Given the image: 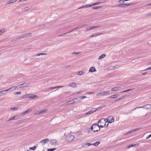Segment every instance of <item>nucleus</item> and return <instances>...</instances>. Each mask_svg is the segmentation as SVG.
I'll return each instance as SVG.
<instances>
[{
  "label": "nucleus",
  "mask_w": 151,
  "mask_h": 151,
  "mask_svg": "<svg viewBox=\"0 0 151 151\" xmlns=\"http://www.w3.org/2000/svg\"><path fill=\"white\" fill-rule=\"evenodd\" d=\"M139 144H131L129 145V146H130V147H138L139 145Z\"/></svg>",
  "instance_id": "32"
},
{
  "label": "nucleus",
  "mask_w": 151,
  "mask_h": 151,
  "mask_svg": "<svg viewBox=\"0 0 151 151\" xmlns=\"http://www.w3.org/2000/svg\"><path fill=\"white\" fill-rule=\"evenodd\" d=\"M69 86L73 88H76L77 87L76 84L74 83H70L69 84Z\"/></svg>",
  "instance_id": "16"
},
{
  "label": "nucleus",
  "mask_w": 151,
  "mask_h": 151,
  "mask_svg": "<svg viewBox=\"0 0 151 151\" xmlns=\"http://www.w3.org/2000/svg\"><path fill=\"white\" fill-rule=\"evenodd\" d=\"M80 53H81V52H73V54H76V55H78V54H80Z\"/></svg>",
  "instance_id": "59"
},
{
  "label": "nucleus",
  "mask_w": 151,
  "mask_h": 151,
  "mask_svg": "<svg viewBox=\"0 0 151 151\" xmlns=\"http://www.w3.org/2000/svg\"><path fill=\"white\" fill-rule=\"evenodd\" d=\"M49 139H46L43 140H42L40 142V143H42L43 145H45L46 142H49Z\"/></svg>",
  "instance_id": "11"
},
{
  "label": "nucleus",
  "mask_w": 151,
  "mask_h": 151,
  "mask_svg": "<svg viewBox=\"0 0 151 151\" xmlns=\"http://www.w3.org/2000/svg\"><path fill=\"white\" fill-rule=\"evenodd\" d=\"M101 2H98L95 3H93V4L91 5L92 6L96 5H98L100 3H101Z\"/></svg>",
  "instance_id": "36"
},
{
  "label": "nucleus",
  "mask_w": 151,
  "mask_h": 151,
  "mask_svg": "<svg viewBox=\"0 0 151 151\" xmlns=\"http://www.w3.org/2000/svg\"><path fill=\"white\" fill-rule=\"evenodd\" d=\"M76 73L77 75L82 76L84 74V73L83 71H78Z\"/></svg>",
  "instance_id": "21"
},
{
  "label": "nucleus",
  "mask_w": 151,
  "mask_h": 151,
  "mask_svg": "<svg viewBox=\"0 0 151 151\" xmlns=\"http://www.w3.org/2000/svg\"><path fill=\"white\" fill-rule=\"evenodd\" d=\"M17 87V86H13L7 90L8 91H10L11 92L15 90Z\"/></svg>",
  "instance_id": "15"
},
{
  "label": "nucleus",
  "mask_w": 151,
  "mask_h": 151,
  "mask_svg": "<svg viewBox=\"0 0 151 151\" xmlns=\"http://www.w3.org/2000/svg\"><path fill=\"white\" fill-rule=\"evenodd\" d=\"M74 99H75V100H74V103H76L78 102L81 101L80 98V97H78L76 98H75Z\"/></svg>",
  "instance_id": "25"
},
{
  "label": "nucleus",
  "mask_w": 151,
  "mask_h": 151,
  "mask_svg": "<svg viewBox=\"0 0 151 151\" xmlns=\"http://www.w3.org/2000/svg\"><path fill=\"white\" fill-rule=\"evenodd\" d=\"M101 108H102V107H99L97 108L96 109H95L94 110L95 111H96L99 110H100V109H101Z\"/></svg>",
  "instance_id": "53"
},
{
  "label": "nucleus",
  "mask_w": 151,
  "mask_h": 151,
  "mask_svg": "<svg viewBox=\"0 0 151 151\" xmlns=\"http://www.w3.org/2000/svg\"><path fill=\"white\" fill-rule=\"evenodd\" d=\"M95 112V111H94V110L93 109L91 111H89L88 112H86L85 113V114L86 115L89 114H91L93 113V112Z\"/></svg>",
  "instance_id": "24"
},
{
  "label": "nucleus",
  "mask_w": 151,
  "mask_h": 151,
  "mask_svg": "<svg viewBox=\"0 0 151 151\" xmlns=\"http://www.w3.org/2000/svg\"><path fill=\"white\" fill-rule=\"evenodd\" d=\"M19 118V116L18 115H15L14 116L12 117H11V118L9 119V121L11 120H17Z\"/></svg>",
  "instance_id": "13"
},
{
  "label": "nucleus",
  "mask_w": 151,
  "mask_h": 151,
  "mask_svg": "<svg viewBox=\"0 0 151 151\" xmlns=\"http://www.w3.org/2000/svg\"><path fill=\"white\" fill-rule=\"evenodd\" d=\"M45 27V25L44 24H42V25L39 26V28L42 29V28H43Z\"/></svg>",
  "instance_id": "42"
},
{
  "label": "nucleus",
  "mask_w": 151,
  "mask_h": 151,
  "mask_svg": "<svg viewBox=\"0 0 151 151\" xmlns=\"http://www.w3.org/2000/svg\"><path fill=\"white\" fill-rule=\"evenodd\" d=\"M32 110V109H30L27 110L26 111H25L26 114H27L29 113L30 112H31Z\"/></svg>",
  "instance_id": "30"
},
{
  "label": "nucleus",
  "mask_w": 151,
  "mask_h": 151,
  "mask_svg": "<svg viewBox=\"0 0 151 151\" xmlns=\"http://www.w3.org/2000/svg\"><path fill=\"white\" fill-rule=\"evenodd\" d=\"M107 122L111 123L114 121V118L112 116H109L107 117Z\"/></svg>",
  "instance_id": "4"
},
{
  "label": "nucleus",
  "mask_w": 151,
  "mask_h": 151,
  "mask_svg": "<svg viewBox=\"0 0 151 151\" xmlns=\"http://www.w3.org/2000/svg\"><path fill=\"white\" fill-rule=\"evenodd\" d=\"M109 91H104L98 93L96 94L97 96H99L100 95H104L106 94H108L109 93Z\"/></svg>",
  "instance_id": "6"
},
{
  "label": "nucleus",
  "mask_w": 151,
  "mask_h": 151,
  "mask_svg": "<svg viewBox=\"0 0 151 151\" xmlns=\"http://www.w3.org/2000/svg\"><path fill=\"white\" fill-rule=\"evenodd\" d=\"M106 56V55L104 54H103L101 56H100L98 58L99 60H101L102 58H104Z\"/></svg>",
  "instance_id": "29"
},
{
  "label": "nucleus",
  "mask_w": 151,
  "mask_h": 151,
  "mask_svg": "<svg viewBox=\"0 0 151 151\" xmlns=\"http://www.w3.org/2000/svg\"><path fill=\"white\" fill-rule=\"evenodd\" d=\"M100 127H99L98 124H94L91 126V130L94 132H97L100 130Z\"/></svg>",
  "instance_id": "2"
},
{
  "label": "nucleus",
  "mask_w": 151,
  "mask_h": 151,
  "mask_svg": "<svg viewBox=\"0 0 151 151\" xmlns=\"http://www.w3.org/2000/svg\"><path fill=\"white\" fill-rule=\"evenodd\" d=\"M14 95H17V94H21V92H15L14 93Z\"/></svg>",
  "instance_id": "51"
},
{
  "label": "nucleus",
  "mask_w": 151,
  "mask_h": 151,
  "mask_svg": "<svg viewBox=\"0 0 151 151\" xmlns=\"http://www.w3.org/2000/svg\"><path fill=\"white\" fill-rule=\"evenodd\" d=\"M91 29V27H88L85 30V31H87L88 30H89V29Z\"/></svg>",
  "instance_id": "58"
},
{
  "label": "nucleus",
  "mask_w": 151,
  "mask_h": 151,
  "mask_svg": "<svg viewBox=\"0 0 151 151\" xmlns=\"http://www.w3.org/2000/svg\"><path fill=\"white\" fill-rule=\"evenodd\" d=\"M100 34V33H95L93 34L91 36V37H93L99 35Z\"/></svg>",
  "instance_id": "23"
},
{
  "label": "nucleus",
  "mask_w": 151,
  "mask_h": 151,
  "mask_svg": "<svg viewBox=\"0 0 151 151\" xmlns=\"http://www.w3.org/2000/svg\"><path fill=\"white\" fill-rule=\"evenodd\" d=\"M29 95H29V94L25 95H24V96H23V98H27V97L29 98Z\"/></svg>",
  "instance_id": "48"
},
{
  "label": "nucleus",
  "mask_w": 151,
  "mask_h": 151,
  "mask_svg": "<svg viewBox=\"0 0 151 151\" xmlns=\"http://www.w3.org/2000/svg\"><path fill=\"white\" fill-rule=\"evenodd\" d=\"M47 55V54L45 53H41L37 54V56H40V55Z\"/></svg>",
  "instance_id": "40"
},
{
  "label": "nucleus",
  "mask_w": 151,
  "mask_h": 151,
  "mask_svg": "<svg viewBox=\"0 0 151 151\" xmlns=\"http://www.w3.org/2000/svg\"><path fill=\"white\" fill-rule=\"evenodd\" d=\"M79 97L80 98V99H83L85 98H86V96H81L80 97Z\"/></svg>",
  "instance_id": "56"
},
{
  "label": "nucleus",
  "mask_w": 151,
  "mask_h": 151,
  "mask_svg": "<svg viewBox=\"0 0 151 151\" xmlns=\"http://www.w3.org/2000/svg\"><path fill=\"white\" fill-rule=\"evenodd\" d=\"M47 111V110L45 109L44 110H41L40 111V113L42 114L45 112H46Z\"/></svg>",
  "instance_id": "41"
},
{
  "label": "nucleus",
  "mask_w": 151,
  "mask_h": 151,
  "mask_svg": "<svg viewBox=\"0 0 151 151\" xmlns=\"http://www.w3.org/2000/svg\"><path fill=\"white\" fill-rule=\"evenodd\" d=\"M8 93V91L7 89L0 91V95H1V97L6 95V94Z\"/></svg>",
  "instance_id": "5"
},
{
  "label": "nucleus",
  "mask_w": 151,
  "mask_h": 151,
  "mask_svg": "<svg viewBox=\"0 0 151 151\" xmlns=\"http://www.w3.org/2000/svg\"><path fill=\"white\" fill-rule=\"evenodd\" d=\"M24 38V35H23L17 38V40H19L20 39H23Z\"/></svg>",
  "instance_id": "38"
},
{
  "label": "nucleus",
  "mask_w": 151,
  "mask_h": 151,
  "mask_svg": "<svg viewBox=\"0 0 151 151\" xmlns=\"http://www.w3.org/2000/svg\"><path fill=\"white\" fill-rule=\"evenodd\" d=\"M64 86H58L55 87H51L49 88V89H56L59 88H62L64 87Z\"/></svg>",
  "instance_id": "19"
},
{
  "label": "nucleus",
  "mask_w": 151,
  "mask_h": 151,
  "mask_svg": "<svg viewBox=\"0 0 151 151\" xmlns=\"http://www.w3.org/2000/svg\"><path fill=\"white\" fill-rule=\"evenodd\" d=\"M29 83H24L22 84L19 85V86H20V88H24L27 87L28 85H29Z\"/></svg>",
  "instance_id": "10"
},
{
  "label": "nucleus",
  "mask_w": 151,
  "mask_h": 151,
  "mask_svg": "<svg viewBox=\"0 0 151 151\" xmlns=\"http://www.w3.org/2000/svg\"><path fill=\"white\" fill-rule=\"evenodd\" d=\"M100 7H101V6H95V7H93L92 8L94 9H98Z\"/></svg>",
  "instance_id": "49"
},
{
  "label": "nucleus",
  "mask_w": 151,
  "mask_h": 151,
  "mask_svg": "<svg viewBox=\"0 0 151 151\" xmlns=\"http://www.w3.org/2000/svg\"><path fill=\"white\" fill-rule=\"evenodd\" d=\"M86 132H88V133L91 132V128H90L89 127L86 128Z\"/></svg>",
  "instance_id": "37"
},
{
  "label": "nucleus",
  "mask_w": 151,
  "mask_h": 151,
  "mask_svg": "<svg viewBox=\"0 0 151 151\" xmlns=\"http://www.w3.org/2000/svg\"><path fill=\"white\" fill-rule=\"evenodd\" d=\"M74 136L73 135L70 134H68L66 135L65 139L67 141L70 142L73 141L74 139Z\"/></svg>",
  "instance_id": "3"
},
{
  "label": "nucleus",
  "mask_w": 151,
  "mask_h": 151,
  "mask_svg": "<svg viewBox=\"0 0 151 151\" xmlns=\"http://www.w3.org/2000/svg\"><path fill=\"white\" fill-rule=\"evenodd\" d=\"M5 32V30L3 29H1L0 30V35H1L2 33H3Z\"/></svg>",
  "instance_id": "47"
},
{
  "label": "nucleus",
  "mask_w": 151,
  "mask_h": 151,
  "mask_svg": "<svg viewBox=\"0 0 151 151\" xmlns=\"http://www.w3.org/2000/svg\"><path fill=\"white\" fill-rule=\"evenodd\" d=\"M20 114L21 116H23L24 115L26 114L25 111L21 113Z\"/></svg>",
  "instance_id": "57"
},
{
  "label": "nucleus",
  "mask_w": 151,
  "mask_h": 151,
  "mask_svg": "<svg viewBox=\"0 0 151 151\" xmlns=\"http://www.w3.org/2000/svg\"><path fill=\"white\" fill-rule=\"evenodd\" d=\"M17 0H10L9 1V3H14L16 2Z\"/></svg>",
  "instance_id": "46"
},
{
  "label": "nucleus",
  "mask_w": 151,
  "mask_h": 151,
  "mask_svg": "<svg viewBox=\"0 0 151 151\" xmlns=\"http://www.w3.org/2000/svg\"><path fill=\"white\" fill-rule=\"evenodd\" d=\"M31 33H29L25 35H24V38H27L31 36Z\"/></svg>",
  "instance_id": "26"
},
{
  "label": "nucleus",
  "mask_w": 151,
  "mask_h": 151,
  "mask_svg": "<svg viewBox=\"0 0 151 151\" xmlns=\"http://www.w3.org/2000/svg\"><path fill=\"white\" fill-rule=\"evenodd\" d=\"M145 107L146 108V109H150L151 108V104H147L145 106H143L138 107H137V108H135V109L137 108H143L145 109V108H144V107Z\"/></svg>",
  "instance_id": "7"
},
{
  "label": "nucleus",
  "mask_w": 151,
  "mask_h": 151,
  "mask_svg": "<svg viewBox=\"0 0 151 151\" xmlns=\"http://www.w3.org/2000/svg\"><path fill=\"white\" fill-rule=\"evenodd\" d=\"M150 137H151V134H150L149 135H148V136H147L146 137V139H148Z\"/></svg>",
  "instance_id": "62"
},
{
  "label": "nucleus",
  "mask_w": 151,
  "mask_h": 151,
  "mask_svg": "<svg viewBox=\"0 0 151 151\" xmlns=\"http://www.w3.org/2000/svg\"><path fill=\"white\" fill-rule=\"evenodd\" d=\"M92 6V5L89 4H86L80 7L78 9H82L84 8H87Z\"/></svg>",
  "instance_id": "18"
},
{
  "label": "nucleus",
  "mask_w": 151,
  "mask_h": 151,
  "mask_svg": "<svg viewBox=\"0 0 151 151\" xmlns=\"http://www.w3.org/2000/svg\"><path fill=\"white\" fill-rule=\"evenodd\" d=\"M67 34V33L66 32V33H65L62 34H60V35H59L58 36L59 37H61V36H63V35H66V34Z\"/></svg>",
  "instance_id": "54"
},
{
  "label": "nucleus",
  "mask_w": 151,
  "mask_h": 151,
  "mask_svg": "<svg viewBox=\"0 0 151 151\" xmlns=\"http://www.w3.org/2000/svg\"><path fill=\"white\" fill-rule=\"evenodd\" d=\"M89 72H94L96 71L95 68L93 67H92L89 69Z\"/></svg>",
  "instance_id": "17"
},
{
  "label": "nucleus",
  "mask_w": 151,
  "mask_h": 151,
  "mask_svg": "<svg viewBox=\"0 0 151 151\" xmlns=\"http://www.w3.org/2000/svg\"><path fill=\"white\" fill-rule=\"evenodd\" d=\"M94 93H95V92H88L86 93L87 94H93Z\"/></svg>",
  "instance_id": "55"
},
{
  "label": "nucleus",
  "mask_w": 151,
  "mask_h": 151,
  "mask_svg": "<svg viewBox=\"0 0 151 151\" xmlns=\"http://www.w3.org/2000/svg\"><path fill=\"white\" fill-rule=\"evenodd\" d=\"M140 129V128H137L136 129H133V130H129V131L127 133H125V134L124 135H127V134H130V133H131L132 132H133L136 131H137L139 129Z\"/></svg>",
  "instance_id": "9"
},
{
  "label": "nucleus",
  "mask_w": 151,
  "mask_h": 151,
  "mask_svg": "<svg viewBox=\"0 0 151 151\" xmlns=\"http://www.w3.org/2000/svg\"><path fill=\"white\" fill-rule=\"evenodd\" d=\"M133 89H128L127 90L122 91L121 92V93H123V92H127V91H132Z\"/></svg>",
  "instance_id": "44"
},
{
  "label": "nucleus",
  "mask_w": 151,
  "mask_h": 151,
  "mask_svg": "<svg viewBox=\"0 0 151 151\" xmlns=\"http://www.w3.org/2000/svg\"><path fill=\"white\" fill-rule=\"evenodd\" d=\"M88 145V146H90V145H93V144H91V143H86V144H83L82 145V146L83 147H84V146H85V145Z\"/></svg>",
  "instance_id": "35"
},
{
  "label": "nucleus",
  "mask_w": 151,
  "mask_h": 151,
  "mask_svg": "<svg viewBox=\"0 0 151 151\" xmlns=\"http://www.w3.org/2000/svg\"><path fill=\"white\" fill-rule=\"evenodd\" d=\"M100 143V142L99 141H97L94 143H93V145L94 146L97 147L98 146V145H99Z\"/></svg>",
  "instance_id": "28"
},
{
  "label": "nucleus",
  "mask_w": 151,
  "mask_h": 151,
  "mask_svg": "<svg viewBox=\"0 0 151 151\" xmlns=\"http://www.w3.org/2000/svg\"><path fill=\"white\" fill-rule=\"evenodd\" d=\"M120 100H121V99H120V98L118 99L115 100V102H116Z\"/></svg>",
  "instance_id": "63"
},
{
  "label": "nucleus",
  "mask_w": 151,
  "mask_h": 151,
  "mask_svg": "<svg viewBox=\"0 0 151 151\" xmlns=\"http://www.w3.org/2000/svg\"><path fill=\"white\" fill-rule=\"evenodd\" d=\"M30 95L29 96V98L32 99H35L38 98V96L37 95H34L32 94H29Z\"/></svg>",
  "instance_id": "8"
},
{
  "label": "nucleus",
  "mask_w": 151,
  "mask_h": 151,
  "mask_svg": "<svg viewBox=\"0 0 151 151\" xmlns=\"http://www.w3.org/2000/svg\"><path fill=\"white\" fill-rule=\"evenodd\" d=\"M115 6L116 7H122V4H119Z\"/></svg>",
  "instance_id": "52"
},
{
  "label": "nucleus",
  "mask_w": 151,
  "mask_h": 151,
  "mask_svg": "<svg viewBox=\"0 0 151 151\" xmlns=\"http://www.w3.org/2000/svg\"><path fill=\"white\" fill-rule=\"evenodd\" d=\"M108 70H113V67L112 66H111L107 68Z\"/></svg>",
  "instance_id": "45"
},
{
  "label": "nucleus",
  "mask_w": 151,
  "mask_h": 151,
  "mask_svg": "<svg viewBox=\"0 0 151 151\" xmlns=\"http://www.w3.org/2000/svg\"><path fill=\"white\" fill-rule=\"evenodd\" d=\"M31 33H29L25 35H24V38H27L31 36Z\"/></svg>",
  "instance_id": "27"
},
{
  "label": "nucleus",
  "mask_w": 151,
  "mask_h": 151,
  "mask_svg": "<svg viewBox=\"0 0 151 151\" xmlns=\"http://www.w3.org/2000/svg\"><path fill=\"white\" fill-rule=\"evenodd\" d=\"M13 111H14L15 110H17L18 109V108L17 107H11L10 108Z\"/></svg>",
  "instance_id": "34"
},
{
  "label": "nucleus",
  "mask_w": 151,
  "mask_h": 151,
  "mask_svg": "<svg viewBox=\"0 0 151 151\" xmlns=\"http://www.w3.org/2000/svg\"><path fill=\"white\" fill-rule=\"evenodd\" d=\"M113 70H115L116 69L118 68L119 67V65H116L115 66H113Z\"/></svg>",
  "instance_id": "39"
},
{
  "label": "nucleus",
  "mask_w": 151,
  "mask_h": 151,
  "mask_svg": "<svg viewBox=\"0 0 151 151\" xmlns=\"http://www.w3.org/2000/svg\"><path fill=\"white\" fill-rule=\"evenodd\" d=\"M75 99H73V100H70L68 102H67V104H73L74 103L75 100Z\"/></svg>",
  "instance_id": "22"
},
{
  "label": "nucleus",
  "mask_w": 151,
  "mask_h": 151,
  "mask_svg": "<svg viewBox=\"0 0 151 151\" xmlns=\"http://www.w3.org/2000/svg\"><path fill=\"white\" fill-rule=\"evenodd\" d=\"M98 124L100 127H107L108 125V123H107L106 120L104 118H102L98 121Z\"/></svg>",
  "instance_id": "1"
},
{
  "label": "nucleus",
  "mask_w": 151,
  "mask_h": 151,
  "mask_svg": "<svg viewBox=\"0 0 151 151\" xmlns=\"http://www.w3.org/2000/svg\"><path fill=\"white\" fill-rule=\"evenodd\" d=\"M58 141L56 140V139H52V140L50 142V143L52 145H56Z\"/></svg>",
  "instance_id": "12"
},
{
  "label": "nucleus",
  "mask_w": 151,
  "mask_h": 151,
  "mask_svg": "<svg viewBox=\"0 0 151 151\" xmlns=\"http://www.w3.org/2000/svg\"><path fill=\"white\" fill-rule=\"evenodd\" d=\"M135 4L130 3L128 4H122V7L126 8L131 5L134 4Z\"/></svg>",
  "instance_id": "14"
},
{
  "label": "nucleus",
  "mask_w": 151,
  "mask_h": 151,
  "mask_svg": "<svg viewBox=\"0 0 151 151\" xmlns=\"http://www.w3.org/2000/svg\"><path fill=\"white\" fill-rule=\"evenodd\" d=\"M119 87H114V88H111V90L112 91H116L119 90Z\"/></svg>",
  "instance_id": "33"
},
{
  "label": "nucleus",
  "mask_w": 151,
  "mask_h": 151,
  "mask_svg": "<svg viewBox=\"0 0 151 151\" xmlns=\"http://www.w3.org/2000/svg\"><path fill=\"white\" fill-rule=\"evenodd\" d=\"M29 7H26L24 9V10L25 11H27L29 10Z\"/></svg>",
  "instance_id": "60"
},
{
  "label": "nucleus",
  "mask_w": 151,
  "mask_h": 151,
  "mask_svg": "<svg viewBox=\"0 0 151 151\" xmlns=\"http://www.w3.org/2000/svg\"><path fill=\"white\" fill-rule=\"evenodd\" d=\"M56 149L55 148L53 149H50L47 150V151H53Z\"/></svg>",
  "instance_id": "50"
},
{
  "label": "nucleus",
  "mask_w": 151,
  "mask_h": 151,
  "mask_svg": "<svg viewBox=\"0 0 151 151\" xmlns=\"http://www.w3.org/2000/svg\"><path fill=\"white\" fill-rule=\"evenodd\" d=\"M125 96H123L122 97H120L119 98L121 99H122L124 98H125Z\"/></svg>",
  "instance_id": "64"
},
{
  "label": "nucleus",
  "mask_w": 151,
  "mask_h": 151,
  "mask_svg": "<svg viewBox=\"0 0 151 151\" xmlns=\"http://www.w3.org/2000/svg\"><path fill=\"white\" fill-rule=\"evenodd\" d=\"M87 25V24H82L80 25H79L78 26V28H79V29H81V28H82L83 27L85 26H86Z\"/></svg>",
  "instance_id": "20"
},
{
  "label": "nucleus",
  "mask_w": 151,
  "mask_h": 151,
  "mask_svg": "<svg viewBox=\"0 0 151 151\" xmlns=\"http://www.w3.org/2000/svg\"><path fill=\"white\" fill-rule=\"evenodd\" d=\"M74 29H72L71 31H69V32H67V34H68V33H70V32H72V31H74Z\"/></svg>",
  "instance_id": "61"
},
{
  "label": "nucleus",
  "mask_w": 151,
  "mask_h": 151,
  "mask_svg": "<svg viewBox=\"0 0 151 151\" xmlns=\"http://www.w3.org/2000/svg\"><path fill=\"white\" fill-rule=\"evenodd\" d=\"M36 148V146H34L33 147H29V149L30 150H35V149Z\"/></svg>",
  "instance_id": "43"
},
{
  "label": "nucleus",
  "mask_w": 151,
  "mask_h": 151,
  "mask_svg": "<svg viewBox=\"0 0 151 151\" xmlns=\"http://www.w3.org/2000/svg\"><path fill=\"white\" fill-rule=\"evenodd\" d=\"M117 96H118V95L115 94L114 95H112V96H110L109 97V98H111V99H114V98H117Z\"/></svg>",
  "instance_id": "31"
}]
</instances>
